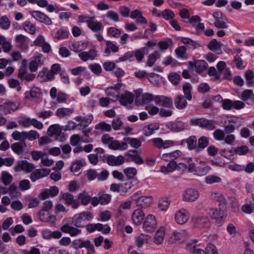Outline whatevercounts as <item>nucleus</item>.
<instances>
[{"instance_id": "obj_1", "label": "nucleus", "mask_w": 254, "mask_h": 254, "mask_svg": "<svg viewBox=\"0 0 254 254\" xmlns=\"http://www.w3.org/2000/svg\"><path fill=\"white\" fill-rule=\"evenodd\" d=\"M92 214L89 211H84L75 214L72 218V224L77 228L85 226L87 221L93 218Z\"/></svg>"}, {"instance_id": "obj_2", "label": "nucleus", "mask_w": 254, "mask_h": 254, "mask_svg": "<svg viewBox=\"0 0 254 254\" xmlns=\"http://www.w3.org/2000/svg\"><path fill=\"white\" fill-rule=\"evenodd\" d=\"M212 16L215 19L214 25L216 27L219 29H226L228 28V20L221 11H215L213 13Z\"/></svg>"}, {"instance_id": "obj_3", "label": "nucleus", "mask_w": 254, "mask_h": 254, "mask_svg": "<svg viewBox=\"0 0 254 254\" xmlns=\"http://www.w3.org/2000/svg\"><path fill=\"white\" fill-rule=\"evenodd\" d=\"M35 165L29 163L26 160L18 161L16 164L14 166L13 170L15 172H18L22 171L25 173H31L35 169Z\"/></svg>"}, {"instance_id": "obj_4", "label": "nucleus", "mask_w": 254, "mask_h": 254, "mask_svg": "<svg viewBox=\"0 0 254 254\" xmlns=\"http://www.w3.org/2000/svg\"><path fill=\"white\" fill-rule=\"evenodd\" d=\"M141 91L142 90H140L136 92L135 101L138 105L148 104L154 99L153 95L149 93L143 94H141Z\"/></svg>"}, {"instance_id": "obj_5", "label": "nucleus", "mask_w": 254, "mask_h": 254, "mask_svg": "<svg viewBox=\"0 0 254 254\" xmlns=\"http://www.w3.org/2000/svg\"><path fill=\"white\" fill-rule=\"evenodd\" d=\"M157 226V222L154 216L149 214L145 218L143 223V229L148 232H152L155 230Z\"/></svg>"}, {"instance_id": "obj_6", "label": "nucleus", "mask_w": 254, "mask_h": 254, "mask_svg": "<svg viewBox=\"0 0 254 254\" xmlns=\"http://www.w3.org/2000/svg\"><path fill=\"white\" fill-rule=\"evenodd\" d=\"M43 57L42 54L37 53L33 57V60L30 62L29 64V68L31 72H35L39 66L43 64V62L41 60Z\"/></svg>"}, {"instance_id": "obj_7", "label": "nucleus", "mask_w": 254, "mask_h": 254, "mask_svg": "<svg viewBox=\"0 0 254 254\" xmlns=\"http://www.w3.org/2000/svg\"><path fill=\"white\" fill-rule=\"evenodd\" d=\"M199 197V193L196 190L188 189L183 193V199L185 201H194Z\"/></svg>"}, {"instance_id": "obj_8", "label": "nucleus", "mask_w": 254, "mask_h": 254, "mask_svg": "<svg viewBox=\"0 0 254 254\" xmlns=\"http://www.w3.org/2000/svg\"><path fill=\"white\" fill-rule=\"evenodd\" d=\"M31 16L41 23L48 25L52 24V21L50 17L40 11H33L30 12Z\"/></svg>"}, {"instance_id": "obj_9", "label": "nucleus", "mask_w": 254, "mask_h": 254, "mask_svg": "<svg viewBox=\"0 0 254 254\" xmlns=\"http://www.w3.org/2000/svg\"><path fill=\"white\" fill-rule=\"evenodd\" d=\"M59 190L56 186H52L50 189H44L39 194V198L42 200L46 199L49 197H55L59 193Z\"/></svg>"}, {"instance_id": "obj_10", "label": "nucleus", "mask_w": 254, "mask_h": 254, "mask_svg": "<svg viewBox=\"0 0 254 254\" xmlns=\"http://www.w3.org/2000/svg\"><path fill=\"white\" fill-rule=\"evenodd\" d=\"M60 198L65 201V204L70 205L73 209H76L79 206V202L74 199L73 194L69 192H65L60 195Z\"/></svg>"}, {"instance_id": "obj_11", "label": "nucleus", "mask_w": 254, "mask_h": 254, "mask_svg": "<svg viewBox=\"0 0 254 254\" xmlns=\"http://www.w3.org/2000/svg\"><path fill=\"white\" fill-rule=\"evenodd\" d=\"M154 100L155 103L161 105L166 108H172L173 107V101L171 98L164 96H156L154 97Z\"/></svg>"}, {"instance_id": "obj_12", "label": "nucleus", "mask_w": 254, "mask_h": 254, "mask_svg": "<svg viewBox=\"0 0 254 254\" xmlns=\"http://www.w3.org/2000/svg\"><path fill=\"white\" fill-rule=\"evenodd\" d=\"M223 209L219 208V210H218L216 208H212L209 210V215L211 218L215 219L216 222L218 224L221 223L223 218L226 215Z\"/></svg>"}, {"instance_id": "obj_13", "label": "nucleus", "mask_w": 254, "mask_h": 254, "mask_svg": "<svg viewBox=\"0 0 254 254\" xmlns=\"http://www.w3.org/2000/svg\"><path fill=\"white\" fill-rule=\"evenodd\" d=\"M189 218V212L185 209H181L177 212L175 215L176 221L182 225L186 223Z\"/></svg>"}, {"instance_id": "obj_14", "label": "nucleus", "mask_w": 254, "mask_h": 254, "mask_svg": "<svg viewBox=\"0 0 254 254\" xmlns=\"http://www.w3.org/2000/svg\"><path fill=\"white\" fill-rule=\"evenodd\" d=\"M125 159L124 156L119 155L116 157L111 155L107 157V163L110 166H119L125 162Z\"/></svg>"}, {"instance_id": "obj_15", "label": "nucleus", "mask_w": 254, "mask_h": 254, "mask_svg": "<svg viewBox=\"0 0 254 254\" xmlns=\"http://www.w3.org/2000/svg\"><path fill=\"white\" fill-rule=\"evenodd\" d=\"M18 108L16 103L12 102H8L4 103L0 105V112H2L4 114L6 115L10 113V111H15Z\"/></svg>"}, {"instance_id": "obj_16", "label": "nucleus", "mask_w": 254, "mask_h": 254, "mask_svg": "<svg viewBox=\"0 0 254 254\" xmlns=\"http://www.w3.org/2000/svg\"><path fill=\"white\" fill-rule=\"evenodd\" d=\"M211 197L219 203L220 209H225L226 208L227 201L222 194L219 192H213L211 193Z\"/></svg>"}, {"instance_id": "obj_17", "label": "nucleus", "mask_w": 254, "mask_h": 254, "mask_svg": "<svg viewBox=\"0 0 254 254\" xmlns=\"http://www.w3.org/2000/svg\"><path fill=\"white\" fill-rule=\"evenodd\" d=\"M88 27L95 32H97L103 28V25L101 22L97 21L95 16H91L89 20L87 21Z\"/></svg>"}, {"instance_id": "obj_18", "label": "nucleus", "mask_w": 254, "mask_h": 254, "mask_svg": "<svg viewBox=\"0 0 254 254\" xmlns=\"http://www.w3.org/2000/svg\"><path fill=\"white\" fill-rule=\"evenodd\" d=\"M144 213L140 209H137L132 214L131 218L133 223L137 225H140L144 218Z\"/></svg>"}, {"instance_id": "obj_19", "label": "nucleus", "mask_w": 254, "mask_h": 254, "mask_svg": "<svg viewBox=\"0 0 254 254\" xmlns=\"http://www.w3.org/2000/svg\"><path fill=\"white\" fill-rule=\"evenodd\" d=\"M60 230L62 232L65 233H68L71 237L75 236L81 233V230L73 226H70L68 224L63 225Z\"/></svg>"}, {"instance_id": "obj_20", "label": "nucleus", "mask_w": 254, "mask_h": 254, "mask_svg": "<svg viewBox=\"0 0 254 254\" xmlns=\"http://www.w3.org/2000/svg\"><path fill=\"white\" fill-rule=\"evenodd\" d=\"M26 147L25 141H19L13 143L11 145V148L12 151L17 155H22L24 151V148Z\"/></svg>"}, {"instance_id": "obj_21", "label": "nucleus", "mask_w": 254, "mask_h": 254, "mask_svg": "<svg viewBox=\"0 0 254 254\" xmlns=\"http://www.w3.org/2000/svg\"><path fill=\"white\" fill-rule=\"evenodd\" d=\"M222 44L220 42H218L216 39H213L208 43L207 48L217 54H221L222 52Z\"/></svg>"}, {"instance_id": "obj_22", "label": "nucleus", "mask_w": 254, "mask_h": 254, "mask_svg": "<svg viewBox=\"0 0 254 254\" xmlns=\"http://www.w3.org/2000/svg\"><path fill=\"white\" fill-rule=\"evenodd\" d=\"M167 127L173 132H179L183 130L185 128V124L182 121L176 123L169 122L167 125Z\"/></svg>"}, {"instance_id": "obj_23", "label": "nucleus", "mask_w": 254, "mask_h": 254, "mask_svg": "<svg viewBox=\"0 0 254 254\" xmlns=\"http://www.w3.org/2000/svg\"><path fill=\"white\" fill-rule=\"evenodd\" d=\"M134 99V95L130 92H127L121 95L120 99V103L124 106L130 104L133 102Z\"/></svg>"}, {"instance_id": "obj_24", "label": "nucleus", "mask_w": 254, "mask_h": 254, "mask_svg": "<svg viewBox=\"0 0 254 254\" xmlns=\"http://www.w3.org/2000/svg\"><path fill=\"white\" fill-rule=\"evenodd\" d=\"M159 128V125L158 123L151 124L145 126L142 129V131L144 135L149 136L153 134L155 130L158 129Z\"/></svg>"}, {"instance_id": "obj_25", "label": "nucleus", "mask_w": 254, "mask_h": 254, "mask_svg": "<svg viewBox=\"0 0 254 254\" xmlns=\"http://www.w3.org/2000/svg\"><path fill=\"white\" fill-rule=\"evenodd\" d=\"M79 57L83 61L93 60L97 56L96 51L94 49L90 50L88 52H83L78 55Z\"/></svg>"}, {"instance_id": "obj_26", "label": "nucleus", "mask_w": 254, "mask_h": 254, "mask_svg": "<svg viewBox=\"0 0 254 254\" xmlns=\"http://www.w3.org/2000/svg\"><path fill=\"white\" fill-rule=\"evenodd\" d=\"M185 98H186L182 95H178L175 98V105L177 109L180 110L183 109L187 106L188 103Z\"/></svg>"}, {"instance_id": "obj_27", "label": "nucleus", "mask_w": 254, "mask_h": 254, "mask_svg": "<svg viewBox=\"0 0 254 254\" xmlns=\"http://www.w3.org/2000/svg\"><path fill=\"white\" fill-rule=\"evenodd\" d=\"M209 144V139L207 137L202 136L198 139L196 152L198 153L203 150Z\"/></svg>"}, {"instance_id": "obj_28", "label": "nucleus", "mask_w": 254, "mask_h": 254, "mask_svg": "<svg viewBox=\"0 0 254 254\" xmlns=\"http://www.w3.org/2000/svg\"><path fill=\"white\" fill-rule=\"evenodd\" d=\"M152 201V196H142L137 199L136 205L138 206L143 207L149 206Z\"/></svg>"}, {"instance_id": "obj_29", "label": "nucleus", "mask_w": 254, "mask_h": 254, "mask_svg": "<svg viewBox=\"0 0 254 254\" xmlns=\"http://www.w3.org/2000/svg\"><path fill=\"white\" fill-rule=\"evenodd\" d=\"M194 66L195 71L199 73L204 72L208 66V64L204 60L196 61L194 63Z\"/></svg>"}, {"instance_id": "obj_30", "label": "nucleus", "mask_w": 254, "mask_h": 254, "mask_svg": "<svg viewBox=\"0 0 254 254\" xmlns=\"http://www.w3.org/2000/svg\"><path fill=\"white\" fill-rule=\"evenodd\" d=\"M177 164L174 160L171 161L167 166H162L160 169V171L165 174L173 172L176 167Z\"/></svg>"}, {"instance_id": "obj_31", "label": "nucleus", "mask_w": 254, "mask_h": 254, "mask_svg": "<svg viewBox=\"0 0 254 254\" xmlns=\"http://www.w3.org/2000/svg\"><path fill=\"white\" fill-rule=\"evenodd\" d=\"M181 41L184 44L187 45L189 48H192L193 49L200 47V44L198 42L189 38L182 37Z\"/></svg>"}, {"instance_id": "obj_32", "label": "nucleus", "mask_w": 254, "mask_h": 254, "mask_svg": "<svg viewBox=\"0 0 254 254\" xmlns=\"http://www.w3.org/2000/svg\"><path fill=\"white\" fill-rule=\"evenodd\" d=\"M185 235V231L182 230L180 232L174 231L170 236L169 242L170 244H173L177 241L180 240Z\"/></svg>"}, {"instance_id": "obj_33", "label": "nucleus", "mask_w": 254, "mask_h": 254, "mask_svg": "<svg viewBox=\"0 0 254 254\" xmlns=\"http://www.w3.org/2000/svg\"><path fill=\"white\" fill-rule=\"evenodd\" d=\"M165 235L164 229L163 228H160L156 232L154 237V242L157 244H161L164 240Z\"/></svg>"}, {"instance_id": "obj_34", "label": "nucleus", "mask_w": 254, "mask_h": 254, "mask_svg": "<svg viewBox=\"0 0 254 254\" xmlns=\"http://www.w3.org/2000/svg\"><path fill=\"white\" fill-rule=\"evenodd\" d=\"M197 139L195 135L190 136L186 140V142L188 144V148L191 150L195 149L196 152Z\"/></svg>"}, {"instance_id": "obj_35", "label": "nucleus", "mask_w": 254, "mask_h": 254, "mask_svg": "<svg viewBox=\"0 0 254 254\" xmlns=\"http://www.w3.org/2000/svg\"><path fill=\"white\" fill-rule=\"evenodd\" d=\"M194 223L196 227H204L209 223V219L207 216H198L194 218Z\"/></svg>"}, {"instance_id": "obj_36", "label": "nucleus", "mask_w": 254, "mask_h": 254, "mask_svg": "<svg viewBox=\"0 0 254 254\" xmlns=\"http://www.w3.org/2000/svg\"><path fill=\"white\" fill-rule=\"evenodd\" d=\"M150 238V236L148 235L141 234L140 236L136 237L135 244L138 248H141L143 244L147 243L148 240Z\"/></svg>"}, {"instance_id": "obj_37", "label": "nucleus", "mask_w": 254, "mask_h": 254, "mask_svg": "<svg viewBox=\"0 0 254 254\" xmlns=\"http://www.w3.org/2000/svg\"><path fill=\"white\" fill-rule=\"evenodd\" d=\"M182 154V152L180 150H176L174 152L168 153H164L162 155V159L166 160L169 161V159H171L174 160L178 157L180 156Z\"/></svg>"}, {"instance_id": "obj_38", "label": "nucleus", "mask_w": 254, "mask_h": 254, "mask_svg": "<svg viewBox=\"0 0 254 254\" xmlns=\"http://www.w3.org/2000/svg\"><path fill=\"white\" fill-rule=\"evenodd\" d=\"M60 126L58 124L51 126L47 130V133L49 136H52L54 135H59L61 132Z\"/></svg>"}, {"instance_id": "obj_39", "label": "nucleus", "mask_w": 254, "mask_h": 254, "mask_svg": "<svg viewBox=\"0 0 254 254\" xmlns=\"http://www.w3.org/2000/svg\"><path fill=\"white\" fill-rule=\"evenodd\" d=\"M191 89V85L189 83H186L183 86V90L185 94L184 97L189 101H190L192 99Z\"/></svg>"}, {"instance_id": "obj_40", "label": "nucleus", "mask_w": 254, "mask_h": 254, "mask_svg": "<svg viewBox=\"0 0 254 254\" xmlns=\"http://www.w3.org/2000/svg\"><path fill=\"white\" fill-rule=\"evenodd\" d=\"M23 27L26 32L31 34L33 35L36 33V29L35 25L29 21L24 22L23 24Z\"/></svg>"}, {"instance_id": "obj_41", "label": "nucleus", "mask_w": 254, "mask_h": 254, "mask_svg": "<svg viewBox=\"0 0 254 254\" xmlns=\"http://www.w3.org/2000/svg\"><path fill=\"white\" fill-rule=\"evenodd\" d=\"M78 198L83 205H87L91 201V196L85 191L78 194Z\"/></svg>"}, {"instance_id": "obj_42", "label": "nucleus", "mask_w": 254, "mask_h": 254, "mask_svg": "<svg viewBox=\"0 0 254 254\" xmlns=\"http://www.w3.org/2000/svg\"><path fill=\"white\" fill-rule=\"evenodd\" d=\"M72 112V110L69 108H60L56 111V115L59 118H64L69 116Z\"/></svg>"}, {"instance_id": "obj_43", "label": "nucleus", "mask_w": 254, "mask_h": 254, "mask_svg": "<svg viewBox=\"0 0 254 254\" xmlns=\"http://www.w3.org/2000/svg\"><path fill=\"white\" fill-rule=\"evenodd\" d=\"M40 89L37 88H32L29 92H26L25 94V98L29 99L30 98H38L40 96Z\"/></svg>"}, {"instance_id": "obj_44", "label": "nucleus", "mask_w": 254, "mask_h": 254, "mask_svg": "<svg viewBox=\"0 0 254 254\" xmlns=\"http://www.w3.org/2000/svg\"><path fill=\"white\" fill-rule=\"evenodd\" d=\"M124 141L127 142L130 145L134 148H139L141 145V142L138 139L135 138H131L129 137H125L124 139Z\"/></svg>"}, {"instance_id": "obj_45", "label": "nucleus", "mask_w": 254, "mask_h": 254, "mask_svg": "<svg viewBox=\"0 0 254 254\" xmlns=\"http://www.w3.org/2000/svg\"><path fill=\"white\" fill-rule=\"evenodd\" d=\"M148 53V49L146 47L141 48L134 51V56L136 60L140 62L144 58V54Z\"/></svg>"}, {"instance_id": "obj_46", "label": "nucleus", "mask_w": 254, "mask_h": 254, "mask_svg": "<svg viewBox=\"0 0 254 254\" xmlns=\"http://www.w3.org/2000/svg\"><path fill=\"white\" fill-rule=\"evenodd\" d=\"M160 57V54L157 51H155L153 54L149 55L146 63L147 65L150 67L152 66L156 61L157 59Z\"/></svg>"}, {"instance_id": "obj_47", "label": "nucleus", "mask_w": 254, "mask_h": 254, "mask_svg": "<svg viewBox=\"0 0 254 254\" xmlns=\"http://www.w3.org/2000/svg\"><path fill=\"white\" fill-rule=\"evenodd\" d=\"M98 196L99 198L100 204L101 205L107 204L111 201V195L109 194L99 192Z\"/></svg>"}, {"instance_id": "obj_48", "label": "nucleus", "mask_w": 254, "mask_h": 254, "mask_svg": "<svg viewBox=\"0 0 254 254\" xmlns=\"http://www.w3.org/2000/svg\"><path fill=\"white\" fill-rule=\"evenodd\" d=\"M26 131H23L19 132L18 131H14L11 134L12 137L15 140H19L20 141H25Z\"/></svg>"}, {"instance_id": "obj_49", "label": "nucleus", "mask_w": 254, "mask_h": 254, "mask_svg": "<svg viewBox=\"0 0 254 254\" xmlns=\"http://www.w3.org/2000/svg\"><path fill=\"white\" fill-rule=\"evenodd\" d=\"M241 98L244 101H246L249 99L254 101V94H253V91L250 89L244 90L242 93Z\"/></svg>"}, {"instance_id": "obj_50", "label": "nucleus", "mask_w": 254, "mask_h": 254, "mask_svg": "<svg viewBox=\"0 0 254 254\" xmlns=\"http://www.w3.org/2000/svg\"><path fill=\"white\" fill-rule=\"evenodd\" d=\"M186 51L187 49L185 46H180L175 50V53L178 58L186 59Z\"/></svg>"}, {"instance_id": "obj_51", "label": "nucleus", "mask_w": 254, "mask_h": 254, "mask_svg": "<svg viewBox=\"0 0 254 254\" xmlns=\"http://www.w3.org/2000/svg\"><path fill=\"white\" fill-rule=\"evenodd\" d=\"M216 128V121L213 120H208L205 118L203 128L208 130H213Z\"/></svg>"}, {"instance_id": "obj_52", "label": "nucleus", "mask_w": 254, "mask_h": 254, "mask_svg": "<svg viewBox=\"0 0 254 254\" xmlns=\"http://www.w3.org/2000/svg\"><path fill=\"white\" fill-rule=\"evenodd\" d=\"M233 62L238 69H244L246 66V63L243 61L239 55H237L235 56Z\"/></svg>"}, {"instance_id": "obj_53", "label": "nucleus", "mask_w": 254, "mask_h": 254, "mask_svg": "<svg viewBox=\"0 0 254 254\" xmlns=\"http://www.w3.org/2000/svg\"><path fill=\"white\" fill-rule=\"evenodd\" d=\"M106 93L107 96L112 97L113 98L112 100L116 101L119 98V92L115 90L113 87H109L106 90Z\"/></svg>"}, {"instance_id": "obj_54", "label": "nucleus", "mask_w": 254, "mask_h": 254, "mask_svg": "<svg viewBox=\"0 0 254 254\" xmlns=\"http://www.w3.org/2000/svg\"><path fill=\"white\" fill-rule=\"evenodd\" d=\"M170 204V200L168 198L164 197L159 200L158 207L162 211H165L167 209Z\"/></svg>"}, {"instance_id": "obj_55", "label": "nucleus", "mask_w": 254, "mask_h": 254, "mask_svg": "<svg viewBox=\"0 0 254 254\" xmlns=\"http://www.w3.org/2000/svg\"><path fill=\"white\" fill-rule=\"evenodd\" d=\"M95 128L96 129L101 130L102 131H110L111 130L112 127L110 125L102 122L96 125Z\"/></svg>"}, {"instance_id": "obj_56", "label": "nucleus", "mask_w": 254, "mask_h": 254, "mask_svg": "<svg viewBox=\"0 0 254 254\" xmlns=\"http://www.w3.org/2000/svg\"><path fill=\"white\" fill-rule=\"evenodd\" d=\"M125 155L129 156L131 158V160L138 165L142 164L144 163L143 160L140 156L138 154V153L136 154H130L129 152H127L126 153Z\"/></svg>"}, {"instance_id": "obj_57", "label": "nucleus", "mask_w": 254, "mask_h": 254, "mask_svg": "<svg viewBox=\"0 0 254 254\" xmlns=\"http://www.w3.org/2000/svg\"><path fill=\"white\" fill-rule=\"evenodd\" d=\"M221 181V178L215 175H208L205 178V183L208 184L218 183L220 182Z\"/></svg>"}, {"instance_id": "obj_58", "label": "nucleus", "mask_w": 254, "mask_h": 254, "mask_svg": "<svg viewBox=\"0 0 254 254\" xmlns=\"http://www.w3.org/2000/svg\"><path fill=\"white\" fill-rule=\"evenodd\" d=\"M188 250H190L192 254H205V251L199 248L198 247L191 244L187 246Z\"/></svg>"}, {"instance_id": "obj_59", "label": "nucleus", "mask_w": 254, "mask_h": 254, "mask_svg": "<svg viewBox=\"0 0 254 254\" xmlns=\"http://www.w3.org/2000/svg\"><path fill=\"white\" fill-rule=\"evenodd\" d=\"M80 245L81 249L85 248L89 252L91 253H94L95 251L94 246L91 243V242L89 240H87L84 241H81Z\"/></svg>"}, {"instance_id": "obj_60", "label": "nucleus", "mask_w": 254, "mask_h": 254, "mask_svg": "<svg viewBox=\"0 0 254 254\" xmlns=\"http://www.w3.org/2000/svg\"><path fill=\"white\" fill-rule=\"evenodd\" d=\"M249 148L246 145H243L234 148V152L239 155H245L249 152Z\"/></svg>"}, {"instance_id": "obj_61", "label": "nucleus", "mask_w": 254, "mask_h": 254, "mask_svg": "<svg viewBox=\"0 0 254 254\" xmlns=\"http://www.w3.org/2000/svg\"><path fill=\"white\" fill-rule=\"evenodd\" d=\"M39 137V134L37 131L31 130L29 132L26 131L25 140L28 139L32 141Z\"/></svg>"}, {"instance_id": "obj_62", "label": "nucleus", "mask_w": 254, "mask_h": 254, "mask_svg": "<svg viewBox=\"0 0 254 254\" xmlns=\"http://www.w3.org/2000/svg\"><path fill=\"white\" fill-rule=\"evenodd\" d=\"M68 32L63 28L60 29L55 35V38L58 40L65 39L68 36Z\"/></svg>"}, {"instance_id": "obj_63", "label": "nucleus", "mask_w": 254, "mask_h": 254, "mask_svg": "<svg viewBox=\"0 0 254 254\" xmlns=\"http://www.w3.org/2000/svg\"><path fill=\"white\" fill-rule=\"evenodd\" d=\"M161 16L166 20H171L175 17V14L174 12L169 9H166L161 13Z\"/></svg>"}, {"instance_id": "obj_64", "label": "nucleus", "mask_w": 254, "mask_h": 254, "mask_svg": "<svg viewBox=\"0 0 254 254\" xmlns=\"http://www.w3.org/2000/svg\"><path fill=\"white\" fill-rule=\"evenodd\" d=\"M205 121L204 118H194L190 120V124L191 126H198L203 128L204 122Z\"/></svg>"}]
</instances>
